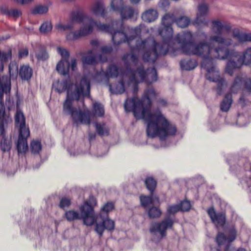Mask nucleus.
<instances>
[{"label":"nucleus","instance_id":"26","mask_svg":"<svg viewBox=\"0 0 251 251\" xmlns=\"http://www.w3.org/2000/svg\"><path fill=\"white\" fill-rule=\"evenodd\" d=\"M232 36L234 38L240 43L251 42V33H245L240 32L237 28L232 31Z\"/></svg>","mask_w":251,"mask_h":251},{"label":"nucleus","instance_id":"10","mask_svg":"<svg viewBox=\"0 0 251 251\" xmlns=\"http://www.w3.org/2000/svg\"><path fill=\"white\" fill-rule=\"evenodd\" d=\"M114 208V205L111 202H107L101 208V211L99 215L95 214L96 218L95 231L98 234L99 237L102 236L104 229L112 230L115 227L114 222L107 218V214Z\"/></svg>","mask_w":251,"mask_h":251},{"label":"nucleus","instance_id":"30","mask_svg":"<svg viewBox=\"0 0 251 251\" xmlns=\"http://www.w3.org/2000/svg\"><path fill=\"white\" fill-rule=\"evenodd\" d=\"M232 103V100L231 94H226L221 103V110L223 112H227L229 109Z\"/></svg>","mask_w":251,"mask_h":251},{"label":"nucleus","instance_id":"60","mask_svg":"<svg viewBox=\"0 0 251 251\" xmlns=\"http://www.w3.org/2000/svg\"><path fill=\"white\" fill-rule=\"evenodd\" d=\"M155 198H156V201H158V200H159L158 198V197H155Z\"/></svg>","mask_w":251,"mask_h":251},{"label":"nucleus","instance_id":"43","mask_svg":"<svg viewBox=\"0 0 251 251\" xmlns=\"http://www.w3.org/2000/svg\"><path fill=\"white\" fill-rule=\"evenodd\" d=\"M194 24L199 26H207L208 24L203 16L197 15Z\"/></svg>","mask_w":251,"mask_h":251},{"label":"nucleus","instance_id":"44","mask_svg":"<svg viewBox=\"0 0 251 251\" xmlns=\"http://www.w3.org/2000/svg\"><path fill=\"white\" fill-rule=\"evenodd\" d=\"M208 12V6L205 3H202L198 6L197 15L205 16Z\"/></svg>","mask_w":251,"mask_h":251},{"label":"nucleus","instance_id":"5","mask_svg":"<svg viewBox=\"0 0 251 251\" xmlns=\"http://www.w3.org/2000/svg\"><path fill=\"white\" fill-rule=\"evenodd\" d=\"M9 76L3 75L0 77V136H5V129L12 123V119L8 113H6L3 103V94L9 95L11 89V79H16L18 73V67L15 62H11L8 66Z\"/></svg>","mask_w":251,"mask_h":251},{"label":"nucleus","instance_id":"54","mask_svg":"<svg viewBox=\"0 0 251 251\" xmlns=\"http://www.w3.org/2000/svg\"><path fill=\"white\" fill-rule=\"evenodd\" d=\"M90 44H91V46L92 47H93L94 48L97 47L99 45V42L98 40H92L91 41Z\"/></svg>","mask_w":251,"mask_h":251},{"label":"nucleus","instance_id":"27","mask_svg":"<svg viewBox=\"0 0 251 251\" xmlns=\"http://www.w3.org/2000/svg\"><path fill=\"white\" fill-rule=\"evenodd\" d=\"M33 74L32 69L28 65H24L20 68L19 75L22 80H28Z\"/></svg>","mask_w":251,"mask_h":251},{"label":"nucleus","instance_id":"52","mask_svg":"<svg viewBox=\"0 0 251 251\" xmlns=\"http://www.w3.org/2000/svg\"><path fill=\"white\" fill-rule=\"evenodd\" d=\"M16 1L17 3L21 4H28L29 3H30L32 2L34 0H14Z\"/></svg>","mask_w":251,"mask_h":251},{"label":"nucleus","instance_id":"53","mask_svg":"<svg viewBox=\"0 0 251 251\" xmlns=\"http://www.w3.org/2000/svg\"><path fill=\"white\" fill-rule=\"evenodd\" d=\"M158 105L160 106H165L167 105L166 101L163 99H159L158 100Z\"/></svg>","mask_w":251,"mask_h":251},{"label":"nucleus","instance_id":"49","mask_svg":"<svg viewBox=\"0 0 251 251\" xmlns=\"http://www.w3.org/2000/svg\"><path fill=\"white\" fill-rule=\"evenodd\" d=\"M71 203L70 200L67 198H63L60 202V206L62 208L68 207Z\"/></svg>","mask_w":251,"mask_h":251},{"label":"nucleus","instance_id":"28","mask_svg":"<svg viewBox=\"0 0 251 251\" xmlns=\"http://www.w3.org/2000/svg\"><path fill=\"white\" fill-rule=\"evenodd\" d=\"M180 65L182 69L190 71L197 67V62L195 60L183 59L180 61Z\"/></svg>","mask_w":251,"mask_h":251},{"label":"nucleus","instance_id":"37","mask_svg":"<svg viewBox=\"0 0 251 251\" xmlns=\"http://www.w3.org/2000/svg\"><path fill=\"white\" fill-rule=\"evenodd\" d=\"M96 131L100 136L107 135L108 134V130L104 124H95Z\"/></svg>","mask_w":251,"mask_h":251},{"label":"nucleus","instance_id":"19","mask_svg":"<svg viewBox=\"0 0 251 251\" xmlns=\"http://www.w3.org/2000/svg\"><path fill=\"white\" fill-rule=\"evenodd\" d=\"M90 11L96 16H100L104 19L107 17L108 11L101 0L95 1L90 7Z\"/></svg>","mask_w":251,"mask_h":251},{"label":"nucleus","instance_id":"45","mask_svg":"<svg viewBox=\"0 0 251 251\" xmlns=\"http://www.w3.org/2000/svg\"><path fill=\"white\" fill-rule=\"evenodd\" d=\"M180 211V206L179 204L169 205L168 206L167 212L169 215H174Z\"/></svg>","mask_w":251,"mask_h":251},{"label":"nucleus","instance_id":"13","mask_svg":"<svg viewBox=\"0 0 251 251\" xmlns=\"http://www.w3.org/2000/svg\"><path fill=\"white\" fill-rule=\"evenodd\" d=\"M214 61L207 63L205 66L202 67L205 69L207 71L206 78L210 81L217 83L216 93L218 95H221L226 87L227 83L226 80L220 76L219 70L214 64Z\"/></svg>","mask_w":251,"mask_h":251},{"label":"nucleus","instance_id":"14","mask_svg":"<svg viewBox=\"0 0 251 251\" xmlns=\"http://www.w3.org/2000/svg\"><path fill=\"white\" fill-rule=\"evenodd\" d=\"M174 224V221L170 217L165 218L160 223H153L150 227V231L151 233L154 234H159L161 238L166 235V231L169 229L172 228Z\"/></svg>","mask_w":251,"mask_h":251},{"label":"nucleus","instance_id":"1","mask_svg":"<svg viewBox=\"0 0 251 251\" xmlns=\"http://www.w3.org/2000/svg\"><path fill=\"white\" fill-rule=\"evenodd\" d=\"M130 69L127 68L122 73L123 80L115 87L109 85V90L112 93L121 94L126 90L127 93L131 92L133 96L130 99H127L125 102V109L126 112L132 111L134 117L138 119H144L147 124V136L153 138L158 137L161 140H165L168 136L175 134L176 129L162 114L159 110L151 112L152 104L151 100L155 98L157 93L151 88L147 89L141 99L133 94L130 87L127 86L128 82L132 77L128 75Z\"/></svg>","mask_w":251,"mask_h":251},{"label":"nucleus","instance_id":"36","mask_svg":"<svg viewBox=\"0 0 251 251\" xmlns=\"http://www.w3.org/2000/svg\"><path fill=\"white\" fill-rule=\"evenodd\" d=\"M190 23V19L186 16H182L176 19V23L178 26L185 28L188 26Z\"/></svg>","mask_w":251,"mask_h":251},{"label":"nucleus","instance_id":"25","mask_svg":"<svg viewBox=\"0 0 251 251\" xmlns=\"http://www.w3.org/2000/svg\"><path fill=\"white\" fill-rule=\"evenodd\" d=\"M119 74V69L115 65H110L106 72L103 71L98 73L97 77H100L101 78L108 79L110 77H116Z\"/></svg>","mask_w":251,"mask_h":251},{"label":"nucleus","instance_id":"41","mask_svg":"<svg viewBox=\"0 0 251 251\" xmlns=\"http://www.w3.org/2000/svg\"><path fill=\"white\" fill-rule=\"evenodd\" d=\"M161 214V210L156 207H152L148 211V215L150 218H157Z\"/></svg>","mask_w":251,"mask_h":251},{"label":"nucleus","instance_id":"9","mask_svg":"<svg viewBox=\"0 0 251 251\" xmlns=\"http://www.w3.org/2000/svg\"><path fill=\"white\" fill-rule=\"evenodd\" d=\"M211 23V30L214 35L210 36L209 40L226 47L231 46L232 39L230 38H226L222 35L224 31L228 32L230 31L231 29L230 25L226 22L218 19L212 20Z\"/></svg>","mask_w":251,"mask_h":251},{"label":"nucleus","instance_id":"38","mask_svg":"<svg viewBox=\"0 0 251 251\" xmlns=\"http://www.w3.org/2000/svg\"><path fill=\"white\" fill-rule=\"evenodd\" d=\"M0 146L2 151H8L11 149V141L6 138L5 136L3 137L0 142Z\"/></svg>","mask_w":251,"mask_h":251},{"label":"nucleus","instance_id":"48","mask_svg":"<svg viewBox=\"0 0 251 251\" xmlns=\"http://www.w3.org/2000/svg\"><path fill=\"white\" fill-rule=\"evenodd\" d=\"M179 205L180 206V211H187L191 208V204L189 201H182Z\"/></svg>","mask_w":251,"mask_h":251},{"label":"nucleus","instance_id":"22","mask_svg":"<svg viewBox=\"0 0 251 251\" xmlns=\"http://www.w3.org/2000/svg\"><path fill=\"white\" fill-rule=\"evenodd\" d=\"M81 61L83 65H95L98 62V59L94 50H90L86 52H81Z\"/></svg>","mask_w":251,"mask_h":251},{"label":"nucleus","instance_id":"7","mask_svg":"<svg viewBox=\"0 0 251 251\" xmlns=\"http://www.w3.org/2000/svg\"><path fill=\"white\" fill-rule=\"evenodd\" d=\"M176 19L175 15L171 13H167L162 17L161 24L163 27L159 30V33L162 37L163 41L161 44H157L154 41L152 48L151 47V51H154V48L158 51L162 47L163 49L170 48L175 46L177 43L176 36L174 38H173V31L172 27V25L176 22Z\"/></svg>","mask_w":251,"mask_h":251},{"label":"nucleus","instance_id":"32","mask_svg":"<svg viewBox=\"0 0 251 251\" xmlns=\"http://www.w3.org/2000/svg\"><path fill=\"white\" fill-rule=\"evenodd\" d=\"M54 28L58 32H64L72 29L74 28V24L69 21L67 24H63L61 22H58L55 24Z\"/></svg>","mask_w":251,"mask_h":251},{"label":"nucleus","instance_id":"15","mask_svg":"<svg viewBox=\"0 0 251 251\" xmlns=\"http://www.w3.org/2000/svg\"><path fill=\"white\" fill-rule=\"evenodd\" d=\"M111 9L114 11H120L122 20L131 18L133 14V9L130 6H125L123 0H111Z\"/></svg>","mask_w":251,"mask_h":251},{"label":"nucleus","instance_id":"11","mask_svg":"<svg viewBox=\"0 0 251 251\" xmlns=\"http://www.w3.org/2000/svg\"><path fill=\"white\" fill-rule=\"evenodd\" d=\"M230 51H233L237 53L235 56L230 55L226 58L228 59L226 67L225 72L230 76H232L236 69H240L243 65L249 66L251 64V48H248L241 56L239 52L234 50L228 49Z\"/></svg>","mask_w":251,"mask_h":251},{"label":"nucleus","instance_id":"6","mask_svg":"<svg viewBox=\"0 0 251 251\" xmlns=\"http://www.w3.org/2000/svg\"><path fill=\"white\" fill-rule=\"evenodd\" d=\"M139 62L138 61L136 64H134L131 62L129 64H126L127 65L138 66L136 71H133L130 70V72L128 73V75L133 78L130 80V82H128L127 86L128 88L131 87L133 94L137 93L138 91V84L139 82L145 81L148 84H151L157 79V72L154 68L148 69L145 71L143 66L139 65Z\"/></svg>","mask_w":251,"mask_h":251},{"label":"nucleus","instance_id":"56","mask_svg":"<svg viewBox=\"0 0 251 251\" xmlns=\"http://www.w3.org/2000/svg\"><path fill=\"white\" fill-rule=\"evenodd\" d=\"M95 137H96L95 133H90L89 134V139L90 142L91 141L94 140L95 139Z\"/></svg>","mask_w":251,"mask_h":251},{"label":"nucleus","instance_id":"46","mask_svg":"<svg viewBox=\"0 0 251 251\" xmlns=\"http://www.w3.org/2000/svg\"><path fill=\"white\" fill-rule=\"evenodd\" d=\"M36 56L38 60L44 61L48 58L47 51L43 49H41L36 54Z\"/></svg>","mask_w":251,"mask_h":251},{"label":"nucleus","instance_id":"35","mask_svg":"<svg viewBox=\"0 0 251 251\" xmlns=\"http://www.w3.org/2000/svg\"><path fill=\"white\" fill-rule=\"evenodd\" d=\"M52 29V25L51 22H44L39 28L40 32L43 34H47L51 31Z\"/></svg>","mask_w":251,"mask_h":251},{"label":"nucleus","instance_id":"2","mask_svg":"<svg viewBox=\"0 0 251 251\" xmlns=\"http://www.w3.org/2000/svg\"><path fill=\"white\" fill-rule=\"evenodd\" d=\"M144 25H140L134 27H126L122 21H119L113 22L110 25L98 23L93 19H88V23L80 29L71 31L66 34V38L68 41H73L87 36L93 31L94 27L97 30L110 34L112 36V41L114 45H119L123 42H126L131 49V53L124 55L123 60L126 64H129L130 62L134 64H137L138 56L142 55L144 61L154 62L156 60L150 59L151 54L154 52H158L156 50L151 51V47H153L154 40L152 38H149L144 40H136V45L132 47L136 37L139 35L141 30L144 27ZM155 49V48H154Z\"/></svg>","mask_w":251,"mask_h":251},{"label":"nucleus","instance_id":"4","mask_svg":"<svg viewBox=\"0 0 251 251\" xmlns=\"http://www.w3.org/2000/svg\"><path fill=\"white\" fill-rule=\"evenodd\" d=\"M53 87L58 93L67 91V98L63 105V111L70 115L73 123L76 126L80 124L89 125L91 123V113L88 109L83 111L73 107L74 100H78L82 98L90 95V83L88 76H84L78 84H70L68 80L57 81L53 83Z\"/></svg>","mask_w":251,"mask_h":251},{"label":"nucleus","instance_id":"21","mask_svg":"<svg viewBox=\"0 0 251 251\" xmlns=\"http://www.w3.org/2000/svg\"><path fill=\"white\" fill-rule=\"evenodd\" d=\"M90 18H87L86 20L84 21L85 16L84 13L80 10H76L71 12L70 16L69 22L72 23L73 24L74 23H84L83 26L79 28L80 29L88 23V19Z\"/></svg>","mask_w":251,"mask_h":251},{"label":"nucleus","instance_id":"61","mask_svg":"<svg viewBox=\"0 0 251 251\" xmlns=\"http://www.w3.org/2000/svg\"><path fill=\"white\" fill-rule=\"evenodd\" d=\"M49 5H51V2H50V3H49Z\"/></svg>","mask_w":251,"mask_h":251},{"label":"nucleus","instance_id":"17","mask_svg":"<svg viewBox=\"0 0 251 251\" xmlns=\"http://www.w3.org/2000/svg\"><path fill=\"white\" fill-rule=\"evenodd\" d=\"M76 60L72 58L70 63L69 60H61L57 64L56 70L61 75H65L68 74L70 69L74 71L76 69Z\"/></svg>","mask_w":251,"mask_h":251},{"label":"nucleus","instance_id":"51","mask_svg":"<svg viewBox=\"0 0 251 251\" xmlns=\"http://www.w3.org/2000/svg\"><path fill=\"white\" fill-rule=\"evenodd\" d=\"M28 54V50L27 49H23L20 50L19 52V57L20 58H24Z\"/></svg>","mask_w":251,"mask_h":251},{"label":"nucleus","instance_id":"39","mask_svg":"<svg viewBox=\"0 0 251 251\" xmlns=\"http://www.w3.org/2000/svg\"><path fill=\"white\" fill-rule=\"evenodd\" d=\"M140 200L141 205L144 208H147L150 204L152 203L153 202V196H141L140 197Z\"/></svg>","mask_w":251,"mask_h":251},{"label":"nucleus","instance_id":"29","mask_svg":"<svg viewBox=\"0 0 251 251\" xmlns=\"http://www.w3.org/2000/svg\"><path fill=\"white\" fill-rule=\"evenodd\" d=\"M12 58V51L9 49L7 51H1L0 50V72L3 71L4 69V63L6 62Z\"/></svg>","mask_w":251,"mask_h":251},{"label":"nucleus","instance_id":"42","mask_svg":"<svg viewBox=\"0 0 251 251\" xmlns=\"http://www.w3.org/2000/svg\"><path fill=\"white\" fill-rule=\"evenodd\" d=\"M145 184L147 189L151 193L154 191L156 183L155 180L152 177H148L145 180Z\"/></svg>","mask_w":251,"mask_h":251},{"label":"nucleus","instance_id":"40","mask_svg":"<svg viewBox=\"0 0 251 251\" xmlns=\"http://www.w3.org/2000/svg\"><path fill=\"white\" fill-rule=\"evenodd\" d=\"M30 149L32 153H39L42 149L40 142L38 141H32L30 143Z\"/></svg>","mask_w":251,"mask_h":251},{"label":"nucleus","instance_id":"55","mask_svg":"<svg viewBox=\"0 0 251 251\" xmlns=\"http://www.w3.org/2000/svg\"><path fill=\"white\" fill-rule=\"evenodd\" d=\"M99 59L101 62H105L107 60V57L104 56L103 54H100L99 56Z\"/></svg>","mask_w":251,"mask_h":251},{"label":"nucleus","instance_id":"18","mask_svg":"<svg viewBox=\"0 0 251 251\" xmlns=\"http://www.w3.org/2000/svg\"><path fill=\"white\" fill-rule=\"evenodd\" d=\"M207 213L217 229H219L220 227L224 226L226 220L225 215L224 213L216 212L213 207L209 208L207 210Z\"/></svg>","mask_w":251,"mask_h":251},{"label":"nucleus","instance_id":"24","mask_svg":"<svg viewBox=\"0 0 251 251\" xmlns=\"http://www.w3.org/2000/svg\"><path fill=\"white\" fill-rule=\"evenodd\" d=\"M158 12L156 9L149 8L141 15L142 19L145 22L151 23L155 21L158 18Z\"/></svg>","mask_w":251,"mask_h":251},{"label":"nucleus","instance_id":"20","mask_svg":"<svg viewBox=\"0 0 251 251\" xmlns=\"http://www.w3.org/2000/svg\"><path fill=\"white\" fill-rule=\"evenodd\" d=\"M15 125L19 129V132H25L26 135H29V130L25 125V117L21 110L17 108L15 115Z\"/></svg>","mask_w":251,"mask_h":251},{"label":"nucleus","instance_id":"57","mask_svg":"<svg viewBox=\"0 0 251 251\" xmlns=\"http://www.w3.org/2000/svg\"><path fill=\"white\" fill-rule=\"evenodd\" d=\"M141 0H130V1L131 3L133 4H138L140 2Z\"/></svg>","mask_w":251,"mask_h":251},{"label":"nucleus","instance_id":"34","mask_svg":"<svg viewBox=\"0 0 251 251\" xmlns=\"http://www.w3.org/2000/svg\"><path fill=\"white\" fill-rule=\"evenodd\" d=\"M1 11L2 13L14 18H17L21 15V12L16 9L9 10L6 7H2Z\"/></svg>","mask_w":251,"mask_h":251},{"label":"nucleus","instance_id":"47","mask_svg":"<svg viewBox=\"0 0 251 251\" xmlns=\"http://www.w3.org/2000/svg\"><path fill=\"white\" fill-rule=\"evenodd\" d=\"M57 50L62 57L61 60H69L70 53L67 50L63 48L58 47L57 48Z\"/></svg>","mask_w":251,"mask_h":251},{"label":"nucleus","instance_id":"3","mask_svg":"<svg viewBox=\"0 0 251 251\" xmlns=\"http://www.w3.org/2000/svg\"><path fill=\"white\" fill-rule=\"evenodd\" d=\"M177 43L175 46L159 50L151 54L150 59L156 60L159 55L167 53H174L179 50L187 55H195L202 58L201 66H205L208 62H212L216 59L225 60L230 55L235 56L236 53L230 51L228 49L221 46L214 47L208 42L201 41L197 43L192 42V35L190 32L177 34L176 36Z\"/></svg>","mask_w":251,"mask_h":251},{"label":"nucleus","instance_id":"31","mask_svg":"<svg viewBox=\"0 0 251 251\" xmlns=\"http://www.w3.org/2000/svg\"><path fill=\"white\" fill-rule=\"evenodd\" d=\"M93 113L95 116H103L104 114L103 105L99 102H94L93 104Z\"/></svg>","mask_w":251,"mask_h":251},{"label":"nucleus","instance_id":"8","mask_svg":"<svg viewBox=\"0 0 251 251\" xmlns=\"http://www.w3.org/2000/svg\"><path fill=\"white\" fill-rule=\"evenodd\" d=\"M80 213L75 210H69L66 212L65 217L69 222L82 219L84 225L87 226H92L96 218L95 217L94 209L89 201H86L79 208Z\"/></svg>","mask_w":251,"mask_h":251},{"label":"nucleus","instance_id":"50","mask_svg":"<svg viewBox=\"0 0 251 251\" xmlns=\"http://www.w3.org/2000/svg\"><path fill=\"white\" fill-rule=\"evenodd\" d=\"M112 48L110 46H105L102 47L100 49L101 53L103 54H109L112 51Z\"/></svg>","mask_w":251,"mask_h":251},{"label":"nucleus","instance_id":"59","mask_svg":"<svg viewBox=\"0 0 251 251\" xmlns=\"http://www.w3.org/2000/svg\"><path fill=\"white\" fill-rule=\"evenodd\" d=\"M103 251H112L111 250L109 249H108V248H106Z\"/></svg>","mask_w":251,"mask_h":251},{"label":"nucleus","instance_id":"33","mask_svg":"<svg viewBox=\"0 0 251 251\" xmlns=\"http://www.w3.org/2000/svg\"><path fill=\"white\" fill-rule=\"evenodd\" d=\"M49 10V6L45 5H38L35 6L32 10L31 13L33 14H45Z\"/></svg>","mask_w":251,"mask_h":251},{"label":"nucleus","instance_id":"58","mask_svg":"<svg viewBox=\"0 0 251 251\" xmlns=\"http://www.w3.org/2000/svg\"><path fill=\"white\" fill-rule=\"evenodd\" d=\"M237 251H246V250L244 249L241 248L239 249Z\"/></svg>","mask_w":251,"mask_h":251},{"label":"nucleus","instance_id":"23","mask_svg":"<svg viewBox=\"0 0 251 251\" xmlns=\"http://www.w3.org/2000/svg\"><path fill=\"white\" fill-rule=\"evenodd\" d=\"M29 135H26L25 132H19L17 149L19 153H25L28 151L27 138Z\"/></svg>","mask_w":251,"mask_h":251},{"label":"nucleus","instance_id":"16","mask_svg":"<svg viewBox=\"0 0 251 251\" xmlns=\"http://www.w3.org/2000/svg\"><path fill=\"white\" fill-rule=\"evenodd\" d=\"M226 233L228 236L227 237H226L224 234L219 233L216 238V241L219 246H226L225 251H227L230 243L233 241L236 237L237 232L234 227L232 226L228 228Z\"/></svg>","mask_w":251,"mask_h":251},{"label":"nucleus","instance_id":"12","mask_svg":"<svg viewBox=\"0 0 251 251\" xmlns=\"http://www.w3.org/2000/svg\"><path fill=\"white\" fill-rule=\"evenodd\" d=\"M242 88V96L239 102L242 106L246 104L245 96L251 94V78H243L240 75H237L233 79L230 86L229 91L231 93H237Z\"/></svg>","mask_w":251,"mask_h":251}]
</instances>
